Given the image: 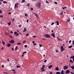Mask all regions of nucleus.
Here are the masks:
<instances>
[{"instance_id": "obj_30", "label": "nucleus", "mask_w": 74, "mask_h": 74, "mask_svg": "<svg viewBox=\"0 0 74 74\" xmlns=\"http://www.w3.org/2000/svg\"><path fill=\"white\" fill-rule=\"evenodd\" d=\"M25 1V0H23L21 2L22 3H24Z\"/></svg>"}, {"instance_id": "obj_23", "label": "nucleus", "mask_w": 74, "mask_h": 74, "mask_svg": "<svg viewBox=\"0 0 74 74\" xmlns=\"http://www.w3.org/2000/svg\"><path fill=\"white\" fill-rule=\"evenodd\" d=\"M2 43H3V45H4V44H5V42H4L3 41H2Z\"/></svg>"}, {"instance_id": "obj_50", "label": "nucleus", "mask_w": 74, "mask_h": 74, "mask_svg": "<svg viewBox=\"0 0 74 74\" xmlns=\"http://www.w3.org/2000/svg\"><path fill=\"white\" fill-rule=\"evenodd\" d=\"M57 38L59 40H61V39H59V37H57Z\"/></svg>"}, {"instance_id": "obj_64", "label": "nucleus", "mask_w": 74, "mask_h": 74, "mask_svg": "<svg viewBox=\"0 0 74 74\" xmlns=\"http://www.w3.org/2000/svg\"><path fill=\"white\" fill-rule=\"evenodd\" d=\"M2 67H4V65H2Z\"/></svg>"}, {"instance_id": "obj_44", "label": "nucleus", "mask_w": 74, "mask_h": 74, "mask_svg": "<svg viewBox=\"0 0 74 74\" xmlns=\"http://www.w3.org/2000/svg\"><path fill=\"white\" fill-rule=\"evenodd\" d=\"M72 59H74V56H72Z\"/></svg>"}, {"instance_id": "obj_46", "label": "nucleus", "mask_w": 74, "mask_h": 74, "mask_svg": "<svg viewBox=\"0 0 74 74\" xmlns=\"http://www.w3.org/2000/svg\"><path fill=\"white\" fill-rule=\"evenodd\" d=\"M56 52H59V51L58 50V49H57L56 50Z\"/></svg>"}, {"instance_id": "obj_59", "label": "nucleus", "mask_w": 74, "mask_h": 74, "mask_svg": "<svg viewBox=\"0 0 74 74\" xmlns=\"http://www.w3.org/2000/svg\"><path fill=\"white\" fill-rule=\"evenodd\" d=\"M9 37H10V38H13V37L11 36H9Z\"/></svg>"}, {"instance_id": "obj_24", "label": "nucleus", "mask_w": 74, "mask_h": 74, "mask_svg": "<svg viewBox=\"0 0 74 74\" xmlns=\"http://www.w3.org/2000/svg\"><path fill=\"white\" fill-rule=\"evenodd\" d=\"M17 34V32H14V35H16V34Z\"/></svg>"}, {"instance_id": "obj_32", "label": "nucleus", "mask_w": 74, "mask_h": 74, "mask_svg": "<svg viewBox=\"0 0 74 74\" xmlns=\"http://www.w3.org/2000/svg\"><path fill=\"white\" fill-rule=\"evenodd\" d=\"M70 62H71V63H73V61L71 60H70Z\"/></svg>"}, {"instance_id": "obj_14", "label": "nucleus", "mask_w": 74, "mask_h": 74, "mask_svg": "<svg viewBox=\"0 0 74 74\" xmlns=\"http://www.w3.org/2000/svg\"><path fill=\"white\" fill-rule=\"evenodd\" d=\"M7 46L8 47H10L11 46V44L9 43L8 44Z\"/></svg>"}, {"instance_id": "obj_10", "label": "nucleus", "mask_w": 74, "mask_h": 74, "mask_svg": "<svg viewBox=\"0 0 74 74\" xmlns=\"http://www.w3.org/2000/svg\"><path fill=\"white\" fill-rule=\"evenodd\" d=\"M27 30V29H26V28H25L24 29V30L23 31V32H26V31Z\"/></svg>"}, {"instance_id": "obj_34", "label": "nucleus", "mask_w": 74, "mask_h": 74, "mask_svg": "<svg viewBox=\"0 0 74 74\" xmlns=\"http://www.w3.org/2000/svg\"><path fill=\"white\" fill-rule=\"evenodd\" d=\"M30 5V4L29 3H27V5H26L27 6H29Z\"/></svg>"}, {"instance_id": "obj_43", "label": "nucleus", "mask_w": 74, "mask_h": 74, "mask_svg": "<svg viewBox=\"0 0 74 74\" xmlns=\"http://www.w3.org/2000/svg\"><path fill=\"white\" fill-rule=\"evenodd\" d=\"M47 60H45L44 61V63H46L47 62Z\"/></svg>"}, {"instance_id": "obj_35", "label": "nucleus", "mask_w": 74, "mask_h": 74, "mask_svg": "<svg viewBox=\"0 0 74 74\" xmlns=\"http://www.w3.org/2000/svg\"><path fill=\"white\" fill-rule=\"evenodd\" d=\"M64 48L61 49L62 52V51H64Z\"/></svg>"}, {"instance_id": "obj_39", "label": "nucleus", "mask_w": 74, "mask_h": 74, "mask_svg": "<svg viewBox=\"0 0 74 74\" xmlns=\"http://www.w3.org/2000/svg\"><path fill=\"white\" fill-rule=\"evenodd\" d=\"M19 27H22V25H19Z\"/></svg>"}, {"instance_id": "obj_41", "label": "nucleus", "mask_w": 74, "mask_h": 74, "mask_svg": "<svg viewBox=\"0 0 74 74\" xmlns=\"http://www.w3.org/2000/svg\"><path fill=\"white\" fill-rule=\"evenodd\" d=\"M39 45H40V47H42V45H41V44H40Z\"/></svg>"}, {"instance_id": "obj_9", "label": "nucleus", "mask_w": 74, "mask_h": 74, "mask_svg": "<svg viewBox=\"0 0 74 74\" xmlns=\"http://www.w3.org/2000/svg\"><path fill=\"white\" fill-rule=\"evenodd\" d=\"M45 65H44L43 66H42V68L41 69L43 70V69H44V68H45Z\"/></svg>"}, {"instance_id": "obj_12", "label": "nucleus", "mask_w": 74, "mask_h": 74, "mask_svg": "<svg viewBox=\"0 0 74 74\" xmlns=\"http://www.w3.org/2000/svg\"><path fill=\"white\" fill-rule=\"evenodd\" d=\"M56 23H57V25H59V23L58 21H57Z\"/></svg>"}, {"instance_id": "obj_38", "label": "nucleus", "mask_w": 74, "mask_h": 74, "mask_svg": "<svg viewBox=\"0 0 74 74\" xmlns=\"http://www.w3.org/2000/svg\"><path fill=\"white\" fill-rule=\"evenodd\" d=\"M7 60L8 62H9V61H10V60H9V58H8L7 59Z\"/></svg>"}, {"instance_id": "obj_29", "label": "nucleus", "mask_w": 74, "mask_h": 74, "mask_svg": "<svg viewBox=\"0 0 74 74\" xmlns=\"http://www.w3.org/2000/svg\"><path fill=\"white\" fill-rule=\"evenodd\" d=\"M46 3H47V4H49V2L48 1H46Z\"/></svg>"}, {"instance_id": "obj_57", "label": "nucleus", "mask_w": 74, "mask_h": 74, "mask_svg": "<svg viewBox=\"0 0 74 74\" xmlns=\"http://www.w3.org/2000/svg\"><path fill=\"white\" fill-rule=\"evenodd\" d=\"M35 43V42L34 41H32V43L33 44H34Z\"/></svg>"}, {"instance_id": "obj_21", "label": "nucleus", "mask_w": 74, "mask_h": 74, "mask_svg": "<svg viewBox=\"0 0 74 74\" xmlns=\"http://www.w3.org/2000/svg\"><path fill=\"white\" fill-rule=\"evenodd\" d=\"M18 49V46H16L15 48V50L16 51Z\"/></svg>"}, {"instance_id": "obj_63", "label": "nucleus", "mask_w": 74, "mask_h": 74, "mask_svg": "<svg viewBox=\"0 0 74 74\" xmlns=\"http://www.w3.org/2000/svg\"><path fill=\"white\" fill-rule=\"evenodd\" d=\"M51 32L52 33H53V30H52Z\"/></svg>"}, {"instance_id": "obj_13", "label": "nucleus", "mask_w": 74, "mask_h": 74, "mask_svg": "<svg viewBox=\"0 0 74 74\" xmlns=\"http://www.w3.org/2000/svg\"><path fill=\"white\" fill-rule=\"evenodd\" d=\"M52 65H50L49 67V69H51V68H52Z\"/></svg>"}, {"instance_id": "obj_60", "label": "nucleus", "mask_w": 74, "mask_h": 74, "mask_svg": "<svg viewBox=\"0 0 74 74\" xmlns=\"http://www.w3.org/2000/svg\"><path fill=\"white\" fill-rule=\"evenodd\" d=\"M36 36H33V37H34V38H36Z\"/></svg>"}, {"instance_id": "obj_2", "label": "nucleus", "mask_w": 74, "mask_h": 74, "mask_svg": "<svg viewBox=\"0 0 74 74\" xmlns=\"http://www.w3.org/2000/svg\"><path fill=\"white\" fill-rule=\"evenodd\" d=\"M45 37H46V38H51V36L50 35L48 34H46L45 35Z\"/></svg>"}, {"instance_id": "obj_1", "label": "nucleus", "mask_w": 74, "mask_h": 74, "mask_svg": "<svg viewBox=\"0 0 74 74\" xmlns=\"http://www.w3.org/2000/svg\"><path fill=\"white\" fill-rule=\"evenodd\" d=\"M40 5H41V3H38V4H37L36 5H35L36 7H38V8H40Z\"/></svg>"}, {"instance_id": "obj_26", "label": "nucleus", "mask_w": 74, "mask_h": 74, "mask_svg": "<svg viewBox=\"0 0 74 74\" xmlns=\"http://www.w3.org/2000/svg\"><path fill=\"white\" fill-rule=\"evenodd\" d=\"M72 47H73V46H70L68 47V48H72Z\"/></svg>"}, {"instance_id": "obj_27", "label": "nucleus", "mask_w": 74, "mask_h": 74, "mask_svg": "<svg viewBox=\"0 0 74 74\" xmlns=\"http://www.w3.org/2000/svg\"><path fill=\"white\" fill-rule=\"evenodd\" d=\"M3 13V12L1 10H0V14H2Z\"/></svg>"}, {"instance_id": "obj_16", "label": "nucleus", "mask_w": 74, "mask_h": 74, "mask_svg": "<svg viewBox=\"0 0 74 74\" xmlns=\"http://www.w3.org/2000/svg\"><path fill=\"white\" fill-rule=\"evenodd\" d=\"M60 72H57L56 73V74H60Z\"/></svg>"}, {"instance_id": "obj_20", "label": "nucleus", "mask_w": 74, "mask_h": 74, "mask_svg": "<svg viewBox=\"0 0 74 74\" xmlns=\"http://www.w3.org/2000/svg\"><path fill=\"white\" fill-rule=\"evenodd\" d=\"M21 67V66H19V65H18L17 66H16V68H20Z\"/></svg>"}, {"instance_id": "obj_47", "label": "nucleus", "mask_w": 74, "mask_h": 74, "mask_svg": "<svg viewBox=\"0 0 74 74\" xmlns=\"http://www.w3.org/2000/svg\"><path fill=\"white\" fill-rule=\"evenodd\" d=\"M54 3H55L56 4H58V3H57V2H54Z\"/></svg>"}, {"instance_id": "obj_28", "label": "nucleus", "mask_w": 74, "mask_h": 74, "mask_svg": "<svg viewBox=\"0 0 74 74\" xmlns=\"http://www.w3.org/2000/svg\"><path fill=\"white\" fill-rule=\"evenodd\" d=\"M3 3H7V2L6 1H3Z\"/></svg>"}, {"instance_id": "obj_31", "label": "nucleus", "mask_w": 74, "mask_h": 74, "mask_svg": "<svg viewBox=\"0 0 74 74\" xmlns=\"http://www.w3.org/2000/svg\"><path fill=\"white\" fill-rule=\"evenodd\" d=\"M27 52L26 51H25L23 53V54H25V53H26Z\"/></svg>"}, {"instance_id": "obj_40", "label": "nucleus", "mask_w": 74, "mask_h": 74, "mask_svg": "<svg viewBox=\"0 0 74 74\" xmlns=\"http://www.w3.org/2000/svg\"><path fill=\"white\" fill-rule=\"evenodd\" d=\"M24 47H25V48H27V45H25L24 46Z\"/></svg>"}, {"instance_id": "obj_7", "label": "nucleus", "mask_w": 74, "mask_h": 74, "mask_svg": "<svg viewBox=\"0 0 74 74\" xmlns=\"http://www.w3.org/2000/svg\"><path fill=\"white\" fill-rule=\"evenodd\" d=\"M18 5V3H16L14 5V8H16V6H17Z\"/></svg>"}, {"instance_id": "obj_54", "label": "nucleus", "mask_w": 74, "mask_h": 74, "mask_svg": "<svg viewBox=\"0 0 74 74\" xmlns=\"http://www.w3.org/2000/svg\"><path fill=\"white\" fill-rule=\"evenodd\" d=\"M13 71H15V69H12Z\"/></svg>"}, {"instance_id": "obj_37", "label": "nucleus", "mask_w": 74, "mask_h": 74, "mask_svg": "<svg viewBox=\"0 0 74 74\" xmlns=\"http://www.w3.org/2000/svg\"><path fill=\"white\" fill-rule=\"evenodd\" d=\"M61 49H63V46H62L61 47Z\"/></svg>"}, {"instance_id": "obj_45", "label": "nucleus", "mask_w": 74, "mask_h": 74, "mask_svg": "<svg viewBox=\"0 0 74 74\" xmlns=\"http://www.w3.org/2000/svg\"><path fill=\"white\" fill-rule=\"evenodd\" d=\"M29 33H28V34H26V36H29Z\"/></svg>"}, {"instance_id": "obj_55", "label": "nucleus", "mask_w": 74, "mask_h": 74, "mask_svg": "<svg viewBox=\"0 0 74 74\" xmlns=\"http://www.w3.org/2000/svg\"><path fill=\"white\" fill-rule=\"evenodd\" d=\"M3 15H1L0 16L1 18H3Z\"/></svg>"}, {"instance_id": "obj_25", "label": "nucleus", "mask_w": 74, "mask_h": 74, "mask_svg": "<svg viewBox=\"0 0 74 74\" xmlns=\"http://www.w3.org/2000/svg\"><path fill=\"white\" fill-rule=\"evenodd\" d=\"M63 11L62 12L60 13V15H63Z\"/></svg>"}, {"instance_id": "obj_18", "label": "nucleus", "mask_w": 74, "mask_h": 74, "mask_svg": "<svg viewBox=\"0 0 74 74\" xmlns=\"http://www.w3.org/2000/svg\"><path fill=\"white\" fill-rule=\"evenodd\" d=\"M71 68L73 70H74V66H71Z\"/></svg>"}, {"instance_id": "obj_61", "label": "nucleus", "mask_w": 74, "mask_h": 74, "mask_svg": "<svg viewBox=\"0 0 74 74\" xmlns=\"http://www.w3.org/2000/svg\"><path fill=\"white\" fill-rule=\"evenodd\" d=\"M49 74H52V72H50Z\"/></svg>"}, {"instance_id": "obj_49", "label": "nucleus", "mask_w": 74, "mask_h": 74, "mask_svg": "<svg viewBox=\"0 0 74 74\" xmlns=\"http://www.w3.org/2000/svg\"><path fill=\"white\" fill-rule=\"evenodd\" d=\"M71 40H70L69 41V43H70H70H71Z\"/></svg>"}, {"instance_id": "obj_62", "label": "nucleus", "mask_w": 74, "mask_h": 74, "mask_svg": "<svg viewBox=\"0 0 74 74\" xmlns=\"http://www.w3.org/2000/svg\"><path fill=\"white\" fill-rule=\"evenodd\" d=\"M73 45H74V40H73Z\"/></svg>"}, {"instance_id": "obj_11", "label": "nucleus", "mask_w": 74, "mask_h": 74, "mask_svg": "<svg viewBox=\"0 0 74 74\" xmlns=\"http://www.w3.org/2000/svg\"><path fill=\"white\" fill-rule=\"evenodd\" d=\"M55 69L56 70H57V71H58L59 70V69L58 68V67H56L55 68Z\"/></svg>"}, {"instance_id": "obj_4", "label": "nucleus", "mask_w": 74, "mask_h": 74, "mask_svg": "<svg viewBox=\"0 0 74 74\" xmlns=\"http://www.w3.org/2000/svg\"><path fill=\"white\" fill-rule=\"evenodd\" d=\"M14 42H15V41L13 40H12L9 41V42H10L11 44H12V43H14Z\"/></svg>"}, {"instance_id": "obj_36", "label": "nucleus", "mask_w": 74, "mask_h": 74, "mask_svg": "<svg viewBox=\"0 0 74 74\" xmlns=\"http://www.w3.org/2000/svg\"><path fill=\"white\" fill-rule=\"evenodd\" d=\"M16 34V36H19V34H18V33H17V34Z\"/></svg>"}, {"instance_id": "obj_52", "label": "nucleus", "mask_w": 74, "mask_h": 74, "mask_svg": "<svg viewBox=\"0 0 74 74\" xmlns=\"http://www.w3.org/2000/svg\"><path fill=\"white\" fill-rule=\"evenodd\" d=\"M37 45V44L36 43H34V45Z\"/></svg>"}, {"instance_id": "obj_53", "label": "nucleus", "mask_w": 74, "mask_h": 74, "mask_svg": "<svg viewBox=\"0 0 74 74\" xmlns=\"http://www.w3.org/2000/svg\"><path fill=\"white\" fill-rule=\"evenodd\" d=\"M8 14H9V15H10V14H11V12H9L8 13Z\"/></svg>"}, {"instance_id": "obj_5", "label": "nucleus", "mask_w": 74, "mask_h": 74, "mask_svg": "<svg viewBox=\"0 0 74 74\" xmlns=\"http://www.w3.org/2000/svg\"><path fill=\"white\" fill-rule=\"evenodd\" d=\"M70 72V71H69V70L68 69L66 71L65 73L66 74H69Z\"/></svg>"}, {"instance_id": "obj_3", "label": "nucleus", "mask_w": 74, "mask_h": 74, "mask_svg": "<svg viewBox=\"0 0 74 74\" xmlns=\"http://www.w3.org/2000/svg\"><path fill=\"white\" fill-rule=\"evenodd\" d=\"M63 68H64V69L65 70H67V69H68V66H65L63 67Z\"/></svg>"}, {"instance_id": "obj_19", "label": "nucleus", "mask_w": 74, "mask_h": 74, "mask_svg": "<svg viewBox=\"0 0 74 74\" xmlns=\"http://www.w3.org/2000/svg\"><path fill=\"white\" fill-rule=\"evenodd\" d=\"M62 8L63 10H64V9H66V8H67V7H62Z\"/></svg>"}, {"instance_id": "obj_15", "label": "nucleus", "mask_w": 74, "mask_h": 74, "mask_svg": "<svg viewBox=\"0 0 74 74\" xmlns=\"http://www.w3.org/2000/svg\"><path fill=\"white\" fill-rule=\"evenodd\" d=\"M70 21V18H69L68 19V20L67 21V22H69Z\"/></svg>"}, {"instance_id": "obj_33", "label": "nucleus", "mask_w": 74, "mask_h": 74, "mask_svg": "<svg viewBox=\"0 0 74 74\" xmlns=\"http://www.w3.org/2000/svg\"><path fill=\"white\" fill-rule=\"evenodd\" d=\"M25 16H28L27 14H25Z\"/></svg>"}, {"instance_id": "obj_6", "label": "nucleus", "mask_w": 74, "mask_h": 74, "mask_svg": "<svg viewBox=\"0 0 74 74\" xmlns=\"http://www.w3.org/2000/svg\"><path fill=\"white\" fill-rule=\"evenodd\" d=\"M34 15H35V16H36V18H38V16L37 14L34 13Z\"/></svg>"}, {"instance_id": "obj_8", "label": "nucleus", "mask_w": 74, "mask_h": 74, "mask_svg": "<svg viewBox=\"0 0 74 74\" xmlns=\"http://www.w3.org/2000/svg\"><path fill=\"white\" fill-rule=\"evenodd\" d=\"M51 36H53L54 38H55V35L54 34V33H53L51 34Z\"/></svg>"}, {"instance_id": "obj_58", "label": "nucleus", "mask_w": 74, "mask_h": 74, "mask_svg": "<svg viewBox=\"0 0 74 74\" xmlns=\"http://www.w3.org/2000/svg\"><path fill=\"white\" fill-rule=\"evenodd\" d=\"M14 20H15V19L13 18V20L12 21V22H14Z\"/></svg>"}, {"instance_id": "obj_48", "label": "nucleus", "mask_w": 74, "mask_h": 74, "mask_svg": "<svg viewBox=\"0 0 74 74\" xmlns=\"http://www.w3.org/2000/svg\"><path fill=\"white\" fill-rule=\"evenodd\" d=\"M54 24V23H52L51 24V25H53Z\"/></svg>"}, {"instance_id": "obj_51", "label": "nucleus", "mask_w": 74, "mask_h": 74, "mask_svg": "<svg viewBox=\"0 0 74 74\" xmlns=\"http://www.w3.org/2000/svg\"><path fill=\"white\" fill-rule=\"evenodd\" d=\"M23 43H25V42H26V41L25 40L23 41Z\"/></svg>"}, {"instance_id": "obj_17", "label": "nucleus", "mask_w": 74, "mask_h": 74, "mask_svg": "<svg viewBox=\"0 0 74 74\" xmlns=\"http://www.w3.org/2000/svg\"><path fill=\"white\" fill-rule=\"evenodd\" d=\"M8 25H11V23L10 22H9V23H8Z\"/></svg>"}, {"instance_id": "obj_22", "label": "nucleus", "mask_w": 74, "mask_h": 74, "mask_svg": "<svg viewBox=\"0 0 74 74\" xmlns=\"http://www.w3.org/2000/svg\"><path fill=\"white\" fill-rule=\"evenodd\" d=\"M17 44V45H21V43H20V42H18V43Z\"/></svg>"}, {"instance_id": "obj_56", "label": "nucleus", "mask_w": 74, "mask_h": 74, "mask_svg": "<svg viewBox=\"0 0 74 74\" xmlns=\"http://www.w3.org/2000/svg\"><path fill=\"white\" fill-rule=\"evenodd\" d=\"M29 20H28V19H27V23H28V22H29Z\"/></svg>"}, {"instance_id": "obj_42", "label": "nucleus", "mask_w": 74, "mask_h": 74, "mask_svg": "<svg viewBox=\"0 0 74 74\" xmlns=\"http://www.w3.org/2000/svg\"><path fill=\"white\" fill-rule=\"evenodd\" d=\"M31 11H33V8H31Z\"/></svg>"}]
</instances>
